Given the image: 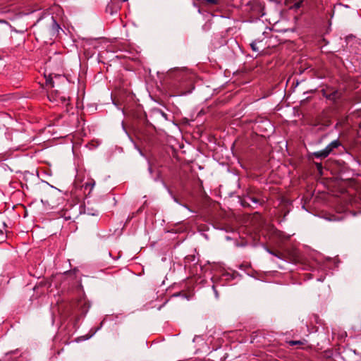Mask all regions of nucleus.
I'll return each instance as SVG.
<instances>
[{"label":"nucleus","mask_w":361,"mask_h":361,"mask_svg":"<svg viewBox=\"0 0 361 361\" xmlns=\"http://www.w3.org/2000/svg\"><path fill=\"white\" fill-rule=\"evenodd\" d=\"M250 46L252 49L253 51H259V48L257 47V44L255 43V42H252L250 44Z\"/></svg>","instance_id":"nucleus-7"},{"label":"nucleus","mask_w":361,"mask_h":361,"mask_svg":"<svg viewBox=\"0 0 361 361\" xmlns=\"http://www.w3.org/2000/svg\"><path fill=\"white\" fill-rule=\"evenodd\" d=\"M149 171L150 173H152V168L151 167H149Z\"/></svg>","instance_id":"nucleus-14"},{"label":"nucleus","mask_w":361,"mask_h":361,"mask_svg":"<svg viewBox=\"0 0 361 361\" xmlns=\"http://www.w3.org/2000/svg\"><path fill=\"white\" fill-rule=\"evenodd\" d=\"M183 207H184L185 208H186L187 209H189V208H188L186 205H183Z\"/></svg>","instance_id":"nucleus-16"},{"label":"nucleus","mask_w":361,"mask_h":361,"mask_svg":"<svg viewBox=\"0 0 361 361\" xmlns=\"http://www.w3.org/2000/svg\"><path fill=\"white\" fill-rule=\"evenodd\" d=\"M209 4H214L216 3L217 0H204Z\"/></svg>","instance_id":"nucleus-9"},{"label":"nucleus","mask_w":361,"mask_h":361,"mask_svg":"<svg viewBox=\"0 0 361 361\" xmlns=\"http://www.w3.org/2000/svg\"><path fill=\"white\" fill-rule=\"evenodd\" d=\"M95 332H94L91 336H90L89 337H86L84 340H86V339H88L89 338H90Z\"/></svg>","instance_id":"nucleus-13"},{"label":"nucleus","mask_w":361,"mask_h":361,"mask_svg":"<svg viewBox=\"0 0 361 361\" xmlns=\"http://www.w3.org/2000/svg\"><path fill=\"white\" fill-rule=\"evenodd\" d=\"M339 145L340 142L338 140H334L325 149L316 152L313 154L317 158H326L334 149L337 148Z\"/></svg>","instance_id":"nucleus-1"},{"label":"nucleus","mask_w":361,"mask_h":361,"mask_svg":"<svg viewBox=\"0 0 361 361\" xmlns=\"http://www.w3.org/2000/svg\"><path fill=\"white\" fill-rule=\"evenodd\" d=\"M219 287V283H215L212 286V288H213L214 293L215 294L216 298H219V290H218Z\"/></svg>","instance_id":"nucleus-3"},{"label":"nucleus","mask_w":361,"mask_h":361,"mask_svg":"<svg viewBox=\"0 0 361 361\" xmlns=\"http://www.w3.org/2000/svg\"><path fill=\"white\" fill-rule=\"evenodd\" d=\"M248 199L250 200L252 202H253L255 203H257L258 202V200L257 198H255V197L249 196Z\"/></svg>","instance_id":"nucleus-8"},{"label":"nucleus","mask_w":361,"mask_h":361,"mask_svg":"<svg viewBox=\"0 0 361 361\" xmlns=\"http://www.w3.org/2000/svg\"><path fill=\"white\" fill-rule=\"evenodd\" d=\"M288 343L290 345H303L305 343V341H288Z\"/></svg>","instance_id":"nucleus-4"},{"label":"nucleus","mask_w":361,"mask_h":361,"mask_svg":"<svg viewBox=\"0 0 361 361\" xmlns=\"http://www.w3.org/2000/svg\"><path fill=\"white\" fill-rule=\"evenodd\" d=\"M46 82H47V85H50V87H54V81H53V79L51 78H47V80H46Z\"/></svg>","instance_id":"nucleus-5"},{"label":"nucleus","mask_w":361,"mask_h":361,"mask_svg":"<svg viewBox=\"0 0 361 361\" xmlns=\"http://www.w3.org/2000/svg\"><path fill=\"white\" fill-rule=\"evenodd\" d=\"M270 253L274 255H275V256H276V257H280L277 254H276V253H274L273 252H270Z\"/></svg>","instance_id":"nucleus-12"},{"label":"nucleus","mask_w":361,"mask_h":361,"mask_svg":"<svg viewBox=\"0 0 361 361\" xmlns=\"http://www.w3.org/2000/svg\"><path fill=\"white\" fill-rule=\"evenodd\" d=\"M95 185V182L94 180H92L91 183H85V188H88V187H90V190H92L93 188V187Z\"/></svg>","instance_id":"nucleus-6"},{"label":"nucleus","mask_w":361,"mask_h":361,"mask_svg":"<svg viewBox=\"0 0 361 361\" xmlns=\"http://www.w3.org/2000/svg\"><path fill=\"white\" fill-rule=\"evenodd\" d=\"M160 113L165 119H167V115L164 112L161 111Z\"/></svg>","instance_id":"nucleus-10"},{"label":"nucleus","mask_w":361,"mask_h":361,"mask_svg":"<svg viewBox=\"0 0 361 361\" xmlns=\"http://www.w3.org/2000/svg\"><path fill=\"white\" fill-rule=\"evenodd\" d=\"M51 34L53 35H54L59 32L61 27H60L59 25L56 23V20L54 19V18L53 16L51 17Z\"/></svg>","instance_id":"nucleus-2"},{"label":"nucleus","mask_w":361,"mask_h":361,"mask_svg":"<svg viewBox=\"0 0 361 361\" xmlns=\"http://www.w3.org/2000/svg\"><path fill=\"white\" fill-rule=\"evenodd\" d=\"M61 75H55V78H61Z\"/></svg>","instance_id":"nucleus-15"},{"label":"nucleus","mask_w":361,"mask_h":361,"mask_svg":"<svg viewBox=\"0 0 361 361\" xmlns=\"http://www.w3.org/2000/svg\"><path fill=\"white\" fill-rule=\"evenodd\" d=\"M224 44V40L222 39V41L219 42V46H222Z\"/></svg>","instance_id":"nucleus-11"},{"label":"nucleus","mask_w":361,"mask_h":361,"mask_svg":"<svg viewBox=\"0 0 361 361\" xmlns=\"http://www.w3.org/2000/svg\"><path fill=\"white\" fill-rule=\"evenodd\" d=\"M229 279H228V274L227 273V278H226V280L228 281Z\"/></svg>","instance_id":"nucleus-17"}]
</instances>
